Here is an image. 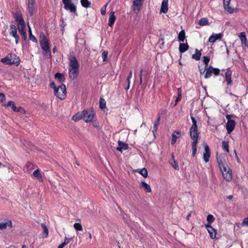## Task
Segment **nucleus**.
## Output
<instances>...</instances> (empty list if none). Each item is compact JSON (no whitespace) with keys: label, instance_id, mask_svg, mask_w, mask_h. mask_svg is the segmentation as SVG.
Instances as JSON below:
<instances>
[{"label":"nucleus","instance_id":"26","mask_svg":"<svg viewBox=\"0 0 248 248\" xmlns=\"http://www.w3.org/2000/svg\"><path fill=\"white\" fill-rule=\"evenodd\" d=\"M33 176L36 178L40 182L43 181L42 175L39 169H37L33 172Z\"/></svg>","mask_w":248,"mask_h":248},{"label":"nucleus","instance_id":"35","mask_svg":"<svg viewBox=\"0 0 248 248\" xmlns=\"http://www.w3.org/2000/svg\"><path fill=\"white\" fill-rule=\"evenodd\" d=\"M199 24L201 26H205L208 24V20L207 18H202L199 22Z\"/></svg>","mask_w":248,"mask_h":248},{"label":"nucleus","instance_id":"29","mask_svg":"<svg viewBox=\"0 0 248 248\" xmlns=\"http://www.w3.org/2000/svg\"><path fill=\"white\" fill-rule=\"evenodd\" d=\"M201 51L202 49L201 50H199L198 49H196L195 53L192 55V58L196 61L199 60L202 55Z\"/></svg>","mask_w":248,"mask_h":248},{"label":"nucleus","instance_id":"22","mask_svg":"<svg viewBox=\"0 0 248 248\" xmlns=\"http://www.w3.org/2000/svg\"><path fill=\"white\" fill-rule=\"evenodd\" d=\"M140 187L144 189L146 192L150 193L152 192V189L150 186L144 182L142 181L140 183Z\"/></svg>","mask_w":248,"mask_h":248},{"label":"nucleus","instance_id":"46","mask_svg":"<svg viewBox=\"0 0 248 248\" xmlns=\"http://www.w3.org/2000/svg\"><path fill=\"white\" fill-rule=\"evenodd\" d=\"M212 72H213V73L215 76H218L219 74L220 70L219 69H218V68H213L212 67Z\"/></svg>","mask_w":248,"mask_h":248},{"label":"nucleus","instance_id":"47","mask_svg":"<svg viewBox=\"0 0 248 248\" xmlns=\"http://www.w3.org/2000/svg\"><path fill=\"white\" fill-rule=\"evenodd\" d=\"M16 112H20L22 114H25L26 113L25 110L21 107H19L17 108L16 110Z\"/></svg>","mask_w":248,"mask_h":248},{"label":"nucleus","instance_id":"63","mask_svg":"<svg viewBox=\"0 0 248 248\" xmlns=\"http://www.w3.org/2000/svg\"><path fill=\"white\" fill-rule=\"evenodd\" d=\"M178 96L181 97V91L180 88L178 89Z\"/></svg>","mask_w":248,"mask_h":248},{"label":"nucleus","instance_id":"55","mask_svg":"<svg viewBox=\"0 0 248 248\" xmlns=\"http://www.w3.org/2000/svg\"><path fill=\"white\" fill-rule=\"evenodd\" d=\"M107 4H106L105 5L104 7V8H102L101 9V14H102V15H105V13H106V7H107Z\"/></svg>","mask_w":248,"mask_h":248},{"label":"nucleus","instance_id":"10","mask_svg":"<svg viewBox=\"0 0 248 248\" xmlns=\"http://www.w3.org/2000/svg\"><path fill=\"white\" fill-rule=\"evenodd\" d=\"M9 33L15 38L16 44H17L19 42V37L17 34V28L15 25H10Z\"/></svg>","mask_w":248,"mask_h":248},{"label":"nucleus","instance_id":"28","mask_svg":"<svg viewBox=\"0 0 248 248\" xmlns=\"http://www.w3.org/2000/svg\"><path fill=\"white\" fill-rule=\"evenodd\" d=\"M41 226L44 231V232L42 234V237H43V238L46 237L48 236V230L45 224L41 223Z\"/></svg>","mask_w":248,"mask_h":248},{"label":"nucleus","instance_id":"25","mask_svg":"<svg viewBox=\"0 0 248 248\" xmlns=\"http://www.w3.org/2000/svg\"><path fill=\"white\" fill-rule=\"evenodd\" d=\"M37 167L36 165H34L31 163H28L24 169L25 171L30 173V171L33 169L36 168Z\"/></svg>","mask_w":248,"mask_h":248},{"label":"nucleus","instance_id":"38","mask_svg":"<svg viewBox=\"0 0 248 248\" xmlns=\"http://www.w3.org/2000/svg\"><path fill=\"white\" fill-rule=\"evenodd\" d=\"M160 120V117H158V118L157 119L156 121H155V122L154 123V129H153V130L152 131L153 133L154 134L157 130V128L158 125H159V124Z\"/></svg>","mask_w":248,"mask_h":248},{"label":"nucleus","instance_id":"36","mask_svg":"<svg viewBox=\"0 0 248 248\" xmlns=\"http://www.w3.org/2000/svg\"><path fill=\"white\" fill-rule=\"evenodd\" d=\"M222 148L224 151H226L227 153L229 152V143L228 142L226 141H223L222 142Z\"/></svg>","mask_w":248,"mask_h":248},{"label":"nucleus","instance_id":"50","mask_svg":"<svg viewBox=\"0 0 248 248\" xmlns=\"http://www.w3.org/2000/svg\"><path fill=\"white\" fill-rule=\"evenodd\" d=\"M6 228H7V225H6V222L5 223L0 222V230H4Z\"/></svg>","mask_w":248,"mask_h":248},{"label":"nucleus","instance_id":"39","mask_svg":"<svg viewBox=\"0 0 248 248\" xmlns=\"http://www.w3.org/2000/svg\"><path fill=\"white\" fill-rule=\"evenodd\" d=\"M99 108L103 109L106 108V101L105 99L100 98L99 99Z\"/></svg>","mask_w":248,"mask_h":248},{"label":"nucleus","instance_id":"15","mask_svg":"<svg viewBox=\"0 0 248 248\" xmlns=\"http://www.w3.org/2000/svg\"><path fill=\"white\" fill-rule=\"evenodd\" d=\"M118 146L116 148L117 151L122 152L123 150H126L128 148V144L122 141L119 140L118 142Z\"/></svg>","mask_w":248,"mask_h":248},{"label":"nucleus","instance_id":"13","mask_svg":"<svg viewBox=\"0 0 248 248\" xmlns=\"http://www.w3.org/2000/svg\"><path fill=\"white\" fill-rule=\"evenodd\" d=\"M35 2L34 0H28V10L30 16H32L35 9L34 5Z\"/></svg>","mask_w":248,"mask_h":248},{"label":"nucleus","instance_id":"59","mask_svg":"<svg viewBox=\"0 0 248 248\" xmlns=\"http://www.w3.org/2000/svg\"><path fill=\"white\" fill-rule=\"evenodd\" d=\"M181 96H178L177 97V98L176 99V100L175 101V105L177 104V103L178 102H179L181 100Z\"/></svg>","mask_w":248,"mask_h":248},{"label":"nucleus","instance_id":"5","mask_svg":"<svg viewBox=\"0 0 248 248\" xmlns=\"http://www.w3.org/2000/svg\"><path fill=\"white\" fill-rule=\"evenodd\" d=\"M72 0H62L63 7L65 10L77 16V6L72 2Z\"/></svg>","mask_w":248,"mask_h":248},{"label":"nucleus","instance_id":"18","mask_svg":"<svg viewBox=\"0 0 248 248\" xmlns=\"http://www.w3.org/2000/svg\"><path fill=\"white\" fill-rule=\"evenodd\" d=\"M222 37V34L220 33L218 34L213 33L212 35L209 37L208 41L210 43H214L217 40L221 39Z\"/></svg>","mask_w":248,"mask_h":248},{"label":"nucleus","instance_id":"2","mask_svg":"<svg viewBox=\"0 0 248 248\" xmlns=\"http://www.w3.org/2000/svg\"><path fill=\"white\" fill-rule=\"evenodd\" d=\"M217 161L224 178L228 182L231 181L232 180V171L226 163L224 158L217 157Z\"/></svg>","mask_w":248,"mask_h":248},{"label":"nucleus","instance_id":"12","mask_svg":"<svg viewBox=\"0 0 248 248\" xmlns=\"http://www.w3.org/2000/svg\"><path fill=\"white\" fill-rule=\"evenodd\" d=\"M205 227L209 233L211 238L212 239H215L217 235L216 230L213 228L209 224H205Z\"/></svg>","mask_w":248,"mask_h":248},{"label":"nucleus","instance_id":"20","mask_svg":"<svg viewBox=\"0 0 248 248\" xmlns=\"http://www.w3.org/2000/svg\"><path fill=\"white\" fill-rule=\"evenodd\" d=\"M168 10V0H163L160 9V13L166 14Z\"/></svg>","mask_w":248,"mask_h":248},{"label":"nucleus","instance_id":"7","mask_svg":"<svg viewBox=\"0 0 248 248\" xmlns=\"http://www.w3.org/2000/svg\"><path fill=\"white\" fill-rule=\"evenodd\" d=\"M55 96L61 100H63L66 95V86L64 84L59 86L58 89L54 91Z\"/></svg>","mask_w":248,"mask_h":248},{"label":"nucleus","instance_id":"52","mask_svg":"<svg viewBox=\"0 0 248 248\" xmlns=\"http://www.w3.org/2000/svg\"><path fill=\"white\" fill-rule=\"evenodd\" d=\"M72 239H73L72 237H71V238L65 237L64 242L62 243L65 245H66L68 244Z\"/></svg>","mask_w":248,"mask_h":248},{"label":"nucleus","instance_id":"45","mask_svg":"<svg viewBox=\"0 0 248 248\" xmlns=\"http://www.w3.org/2000/svg\"><path fill=\"white\" fill-rule=\"evenodd\" d=\"M108 53L107 51H104L102 54V57L103 61L105 62L107 61Z\"/></svg>","mask_w":248,"mask_h":248},{"label":"nucleus","instance_id":"17","mask_svg":"<svg viewBox=\"0 0 248 248\" xmlns=\"http://www.w3.org/2000/svg\"><path fill=\"white\" fill-rule=\"evenodd\" d=\"M231 0H223V6L224 9L229 13H232L234 11V9L230 6V3Z\"/></svg>","mask_w":248,"mask_h":248},{"label":"nucleus","instance_id":"32","mask_svg":"<svg viewBox=\"0 0 248 248\" xmlns=\"http://www.w3.org/2000/svg\"><path fill=\"white\" fill-rule=\"evenodd\" d=\"M186 38L185 32L184 30H182L179 33L178 36V40L180 42H183Z\"/></svg>","mask_w":248,"mask_h":248},{"label":"nucleus","instance_id":"53","mask_svg":"<svg viewBox=\"0 0 248 248\" xmlns=\"http://www.w3.org/2000/svg\"><path fill=\"white\" fill-rule=\"evenodd\" d=\"M14 102L13 101H10L8 102L7 104H3V106L5 108H8L9 107H12V106L14 104Z\"/></svg>","mask_w":248,"mask_h":248},{"label":"nucleus","instance_id":"37","mask_svg":"<svg viewBox=\"0 0 248 248\" xmlns=\"http://www.w3.org/2000/svg\"><path fill=\"white\" fill-rule=\"evenodd\" d=\"M190 118L192 120V125L191 126L190 129H198V126L197 124V121L196 120L195 118L194 117H193L192 116H191Z\"/></svg>","mask_w":248,"mask_h":248},{"label":"nucleus","instance_id":"30","mask_svg":"<svg viewBox=\"0 0 248 248\" xmlns=\"http://www.w3.org/2000/svg\"><path fill=\"white\" fill-rule=\"evenodd\" d=\"M55 78L61 83L63 82L65 80L63 75L60 73H57L55 75Z\"/></svg>","mask_w":248,"mask_h":248},{"label":"nucleus","instance_id":"34","mask_svg":"<svg viewBox=\"0 0 248 248\" xmlns=\"http://www.w3.org/2000/svg\"><path fill=\"white\" fill-rule=\"evenodd\" d=\"M80 3L82 7L86 8L91 7V2L88 0H80Z\"/></svg>","mask_w":248,"mask_h":248},{"label":"nucleus","instance_id":"40","mask_svg":"<svg viewBox=\"0 0 248 248\" xmlns=\"http://www.w3.org/2000/svg\"><path fill=\"white\" fill-rule=\"evenodd\" d=\"M139 172L144 177H147L148 171L145 168H143L139 170Z\"/></svg>","mask_w":248,"mask_h":248},{"label":"nucleus","instance_id":"44","mask_svg":"<svg viewBox=\"0 0 248 248\" xmlns=\"http://www.w3.org/2000/svg\"><path fill=\"white\" fill-rule=\"evenodd\" d=\"M202 59H203V62L205 65V68H206V67L208 65V63L209 62L210 58L209 57H207V56H203L202 57Z\"/></svg>","mask_w":248,"mask_h":248},{"label":"nucleus","instance_id":"61","mask_svg":"<svg viewBox=\"0 0 248 248\" xmlns=\"http://www.w3.org/2000/svg\"><path fill=\"white\" fill-rule=\"evenodd\" d=\"M142 83V78L141 75H140V84L141 85Z\"/></svg>","mask_w":248,"mask_h":248},{"label":"nucleus","instance_id":"4","mask_svg":"<svg viewBox=\"0 0 248 248\" xmlns=\"http://www.w3.org/2000/svg\"><path fill=\"white\" fill-rule=\"evenodd\" d=\"M190 136L191 139L193 140L191 143L192 150V156L194 157L197 152V144L199 138V133L198 132V129H190Z\"/></svg>","mask_w":248,"mask_h":248},{"label":"nucleus","instance_id":"48","mask_svg":"<svg viewBox=\"0 0 248 248\" xmlns=\"http://www.w3.org/2000/svg\"><path fill=\"white\" fill-rule=\"evenodd\" d=\"M172 157L173 158L172 161L174 163V165H173L172 163H170V164L172 165V167L175 169V170H179V166L178 165L176 164L175 161L174 159V155H172Z\"/></svg>","mask_w":248,"mask_h":248},{"label":"nucleus","instance_id":"9","mask_svg":"<svg viewBox=\"0 0 248 248\" xmlns=\"http://www.w3.org/2000/svg\"><path fill=\"white\" fill-rule=\"evenodd\" d=\"M144 0H134L133 2V11L136 13L138 14L143 3Z\"/></svg>","mask_w":248,"mask_h":248},{"label":"nucleus","instance_id":"58","mask_svg":"<svg viewBox=\"0 0 248 248\" xmlns=\"http://www.w3.org/2000/svg\"><path fill=\"white\" fill-rule=\"evenodd\" d=\"M12 108L13 109V110L15 112L16 111V109H17V107L15 105V103H14V104L12 106Z\"/></svg>","mask_w":248,"mask_h":248},{"label":"nucleus","instance_id":"16","mask_svg":"<svg viewBox=\"0 0 248 248\" xmlns=\"http://www.w3.org/2000/svg\"><path fill=\"white\" fill-rule=\"evenodd\" d=\"M235 126V122L234 120L233 121H228L226 127L228 133H231L234 129Z\"/></svg>","mask_w":248,"mask_h":248},{"label":"nucleus","instance_id":"43","mask_svg":"<svg viewBox=\"0 0 248 248\" xmlns=\"http://www.w3.org/2000/svg\"><path fill=\"white\" fill-rule=\"evenodd\" d=\"M74 227L77 231H82V227L80 223H75L74 224Z\"/></svg>","mask_w":248,"mask_h":248},{"label":"nucleus","instance_id":"6","mask_svg":"<svg viewBox=\"0 0 248 248\" xmlns=\"http://www.w3.org/2000/svg\"><path fill=\"white\" fill-rule=\"evenodd\" d=\"M40 44L42 49L45 52L46 54L50 55L49 43L43 33L40 34Z\"/></svg>","mask_w":248,"mask_h":248},{"label":"nucleus","instance_id":"11","mask_svg":"<svg viewBox=\"0 0 248 248\" xmlns=\"http://www.w3.org/2000/svg\"><path fill=\"white\" fill-rule=\"evenodd\" d=\"M14 16L15 18V20L17 23L18 27H19V26H23L25 25V23L23 18L22 15L20 12L17 11L15 13Z\"/></svg>","mask_w":248,"mask_h":248},{"label":"nucleus","instance_id":"56","mask_svg":"<svg viewBox=\"0 0 248 248\" xmlns=\"http://www.w3.org/2000/svg\"><path fill=\"white\" fill-rule=\"evenodd\" d=\"M6 225H7V227L9 226L10 228H12L13 227L12 222L11 220H8L7 221V222H6Z\"/></svg>","mask_w":248,"mask_h":248},{"label":"nucleus","instance_id":"31","mask_svg":"<svg viewBox=\"0 0 248 248\" xmlns=\"http://www.w3.org/2000/svg\"><path fill=\"white\" fill-rule=\"evenodd\" d=\"M206 73L204 75V78H209L210 77H211V76H212V74L213 73L212 66L210 65L208 68H206Z\"/></svg>","mask_w":248,"mask_h":248},{"label":"nucleus","instance_id":"24","mask_svg":"<svg viewBox=\"0 0 248 248\" xmlns=\"http://www.w3.org/2000/svg\"><path fill=\"white\" fill-rule=\"evenodd\" d=\"M18 31L20 33L21 35L22 36L24 40L26 39L27 35H26V26H19L18 27Z\"/></svg>","mask_w":248,"mask_h":248},{"label":"nucleus","instance_id":"8","mask_svg":"<svg viewBox=\"0 0 248 248\" xmlns=\"http://www.w3.org/2000/svg\"><path fill=\"white\" fill-rule=\"evenodd\" d=\"M10 57H16L15 54H8L7 56L1 60V62L7 64H16L18 65L19 64L20 59L18 57L15 58L14 60L10 59Z\"/></svg>","mask_w":248,"mask_h":248},{"label":"nucleus","instance_id":"21","mask_svg":"<svg viewBox=\"0 0 248 248\" xmlns=\"http://www.w3.org/2000/svg\"><path fill=\"white\" fill-rule=\"evenodd\" d=\"M181 136V133L179 131H174L172 134V139L171 140V144L173 145L175 143L176 140Z\"/></svg>","mask_w":248,"mask_h":248},{"label":"nucleus","instance_id":"62","mask_svg":"<svg viewBox=\"0 0 248 248\" xmlns=\"http://www.w3.org/2000/svg\"><path fill=\"white\" fill-rule=\"evenodd\" d=\"M130 79L131 78H126V82H127L128 85H130Z\"/></svg>","mask_w":248,"mask_h":248},{"label":"nucleus","instance_id":"23","mask_svg":"<svg viewBox=\"0 0 248 248\" xmlns=\"http://www.w3.org/2000/svg\"><path fill=\"white\" fill-rule=\"evenodd\" d=\"M114 12L112 11L109 13V17L108 18V25L110 27H112L116 20V17L114 16Z\"/></svg>","mask_w":248,"mask_h":248},{"label":"nucleus","instance_id":"19","mask_svg":"<svg viewBox=\"0 0 248 248\" xmlns=\"http://www.w3.org/2000/svg\"><path fill=\"white\" fill-rule=\"evenodd\" d=\"M205 153L203 154V159L205 162L209 161V158L210 156V151L209 146L206 145L204 146Z\"/></svg>","mask_w":248,"mask_h":248},{"label":"nucleus","instance_id":"64","mask_svg":"<svg viewBox=\"0 0 248 248\" xmlns=\"http://www.w3.org/2000/svg\"><path fill=\"white\" fill-rule=\"evenodd\" d=\"M191 214L190 213H189V214L187 215L186 218V219H187V220H189V217H191Z\"/></svg>","mask_w":248,"mask_h":248},{"label":"nucleus","instance_id":"60","mask_svg":"<svg viewBox=\"0 0 248 248\" xmlns=\"http://www.w3.org/2000/svg\"><path fill=\"white\" fill-rule=\"evenodd\" d=\"M65 245L63 243H61L58 247V248H63Z\"/></svg>","mask_w":248,"mask_h":248},{"label":"nucleus","instance_id":"42","mask_svg":"<svg viewBox=\"0 0 248 248\" xmlns=\"http://www.w3.org/2000/svg\"><path fill=\"white\" fill-rule=\"evenodd\" d=\"M29 38L33 42H37V40L36 38L32 34L31 29L29 27Z\"/></svg>","mask_w":248,"mask_h":248},{"label":"nucleus","instance_id":"41","mask_svg":"<svg viewBox=\"0 0 248 248\" xmlns=\"http://www.w3.org/2000/svg\"><path fill=\"white\" fill-rule=\"evenodd\" d=\"M215 220V218L214 216L212 215H208L207 217V221L208 222V224L211 225L212 223H213Z\"/></svg>","mask_w":248,"mask_h":248},{"label":"nucleus","instance_id":"51","mask_svg":"<svg viewBox=\"0 0 248 248\" xmlns=\"http://www.w3.org/2000/svg\"><path fill=\"white\" fill-rule=\"evenodd\" d=\"M242 225L243 226H248V217H246L243 219V220L242 222Z\"/></svg>","mask_w":248,"mask_h":248},{"label":"nucleus","instance_id":"57","mask_svg":"<svg viewBox=\"0 0 248 248\" xmlns=\"http://www.w3.org/2000/svg\"><path fill=\"white\" fill-rule=\"evenodd\" d=\"M232 117V115L227 114L226 116V118L228 120V121H232V120H231Z\"/></svg>","mask_w":248,"mask_h":248},{"label":"nucleus","instance_id":"14","mask_svg":"<svg viewBox=\"0 0 248 248\" xmlns=\"http://www.w3.org/2000/svg\"><path fill=\"white\" fill-rule=\"evenodd\" d=\"M232 71L229 68H228L225 74V80L227 82V85H231L232 83Z\"/></svg>","mask_w":248,"mask_h":248},{"label":"nucleus","instance_id":"1","mask_svg":"<svg viewBox=\"0 0 248 248\" xmlns=\"http://www.w3.org/2000/svg\"><path fill=\"white\" fill-rule=\"evenodd\" d=\"M69 60V76L70 79L75 80L78 75L79 63L74 56H70Z\"/></svg>","mask_w":248,"mask_h":248},{"label":"nucleus","instance_id":"49","mask_svg":"<svg viewBox=\"0 0 248 248\" xmlns=\"http://www.w3.org/2000/svg\"><path fill=\"white\" fill-rule=\"evenodd\" d=\"M0 102L2 103H5V95L3 93H0Z\"/></svg>","mask_w":248,"mask_h":248},{"label":"nucleus","instance_id":"54","mask_svg":"<svg viewBox=\"0 0 248 248\" xmlns=\"http://www.w3.org/2000/svg\"><path fill=\"white\" fill-rule=\"evenodd\" d=\"M50 87L54 89V91H55L56 89H58V87H57V86L54 81L52 82L50 84Z\"/></svg>","mask_w":248,"mask_h":248},{"label":"nucleus","instance_id":"3","mask_svg":"<svg viewBox=\"0 0 248 248\" xmlns=\"http://www.w3.org/2000/svg\"><path fill=\"white\" fill-rule=\"evenodd\" d=\"M94 116V112L93 108L87 109L83 110L81 113H76L72 117L74 121H78L80 120H83L86 123L91 122Z\"/></svg>","mask_w":248,"mask_h":248},{"label":"nucleus","instance_id":"33","mask_svg":"<svg viewBox=\"0 0 248 248\" xmlns=\"http://www.w3.org/2000/svg\"><path fill=\"white\" fill-rule=\"evenodd\" d=\"M240 40H241L242 44L244 45L245 46H247V43H246L247 38H246V36L245 33L244 32H242L240 33Z\"/></svg>","mask_w":248,"mask_h":248},{"label":"nucleus","instance_id":"27","mask_svg":"<svg viewBox=\"0 0 248 248\" xmlns=\"http://www.w3.org/2000/svg\"><path fill=\"white\" fill-rule=\"evenodd\" d=\"M189 46L187 44L180 43L179 50L181 53H184L188 49Z\"/></svg>","mask_w":248,"mask_h":248}]
</instances>
